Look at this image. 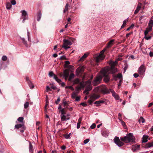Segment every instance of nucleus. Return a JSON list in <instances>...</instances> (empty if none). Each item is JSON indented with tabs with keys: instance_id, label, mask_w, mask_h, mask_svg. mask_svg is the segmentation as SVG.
Listing matches in <instances>:
<instances>
[{
	"instance_id": "nucleus-63",
	"label": "nucleus",
	"mask_w": 153,
	"mask_h": 153,
	"mask_svg": "<svg viewBox=\"0 0 153 153\" xmlns=\"http://www.w3.org/2000/svg\"><path fill=\"white\" fill-rule=\"evenodd\" d=\"M132 33H133V32H131L130 33H127L126 35V37L128 38V37L129 35H130V34H132Z\"/></svg>"
},
{
	"instance_id": "nucleus-44",
	"label": "nucleus",
	"mask_w": 153,
	"mask_h": 153,
	"mask_svg": "<svg viewBox=\"0 0 153 153\" xmlns=\"http://www.w3.org/2000/svg\"><path fill=\"white\" fill-rule=\"evenodd\" d=\"M71 133H70L69 134H66L64 136L65 137L66 139H68L70 138V135L71 134Z\"/></svg>"
},
{
	"instance_id": "nucleus-17",
	"label": "nucleus",
	"mask_w": 153,
	"mask_h": 153,
	"mask_svg": "<svg viewBox=\"0 0 153 153\" xmlns=\"http://www.w3.org/2000/svg\"><path fill=\"white\" fill-rule=\"evenodd\" d=\"M117 79H122V74H119L116 76H114V79L115 80H117Z\"/></svg>"
},
{
	"instance_id": "nucleus-26",
	"label": "nucleus",
	"mask_w": 153,
	"mask_h": 153,
	"mask_svg": "<svg viewBox=\"0 0 153 153\" xmlns=\"http://www.w3.org/2000/svg\"><path fill=\"white\" fill-rule=\"evenodd\" d=\"M78 94V93L76 92H74L71 95L73 99L77 97Z\"/></svg>"
},
{
	"instance_id": "nucleus-9",
	"label": "nucleus",
	"mask_w": 153,
	"mask_h": 153,
	"mask_svg": "<svg viewBox=\"0 0 153 153\" xmlns=\"http://www.w3.org/2000/svg\"><path fill=\"white\" fill-rule=\"evenodd\" d=\"M105 68H108V72L110 74V73L114 74L117 71V69L115 67H106Z\"/></svg>"
},
{
	"instance_id": "nucleus-55",
	"label": "nucleus",
	"mask_w": 153,
	"mask_h": 153,
	"mask_svg": "<svg viewBox=\"0 0 153 153\" xmlns=\"http://www.w3.org/2000/svg\"><path fill=\"white\" fill-rule=\"evenodd\" d=\"M122 82V79H120L119 81V84L118 85V88H119V87L121 86Z\"/></svg>"
},
{
	"instance_id": "nucleus-37",
	"label": "nucleus",
	"mask_w": 153,
	"mask_h": 153,
	"mask_svg": "<svg viewBox=\"0 0 153 153\" xmlns=\"http://www.w3.org/2000/svg\"><path fill=\"white\" fill-rule=\"evenodd\" d=\"M65 108H62L61 109L60 111L61 112V115H65L66 114L65 112Z\"/></svg>"
},
{
	"instance_id": "nucleus-2",
	"label": "nucleus",
	"mask_w": 153,
	"mask_h": 153,
	"mask_svg": "<svg viewBox=\"0 0 153 153\" xmlns=\"http://www.w3.org/2000/svg\"><path fill=\"white\" fill-rule=\"evenodd\" d=\"M108 68H104L100 71L102 75L105 77L104 80L105 82H108L110 80V77L108 76L109 73L108 72Z\"/></svg>"
},
{
	"instance_id": "nucleus-30",
	"label": "nucleus",
	"mask_w": 153,
	"mask_h": 153,
	"mask_svg": "<svg viewBox=\"0 0 153 153\" xmlns=\"http://www.w3.org/2000/svg\"><path fill=\"white\" fill-rule=\"evenodd\" d=\"M12 7L11 4L10 2H7L6 4V8L8 10L10 9Z\"/></svg>"
},
{
	"instance_id": "nucleus-42",
	"label": "nucleus",
	"mask_w": 153,
	"mask_h": 153,
	"mask_svg": "<svg viewBox=\"0 0 153 153\" xmlns=\"http://www.w3.org/2000/svg\"><path fill=\"white\" fill-rule=\"evenodd\" d=\"M29 105V102H27L26 103H25L24 105V106L25 108H27L28 107Z\"/></svg>"
},
{
	"instance_id": "nucleus-43",
	"label": "nucleus",
	"mask_w": 153,
	"mask_h": 153,
	"mask_svg": "<svg viewBox=\"0 0 153 153\" xmlns=\"http://www.w3.org/2000/svg\"><path fill=\"white\" fill-rule=\"evenodd\" d=\"M63 103L64 105V106L65 107H67L68 106V104L67 102L66 101H65L64 100Z\"/></svg>"
},
{
	"instance_id": "nucleus-35",
	"label": "nucleus",
	"mask_w": 153,
	"mask_h": 153,
	"mask_svg": "<svg viewBox=\"0 0 153 153\" xmlns=\"http://www.w3.org/2000/svg\"><path fill=\"white\" fill-rule=\"evenodd\" d=\"M117 64V62L115 61L114 62H111V67H114L115 65Z\"/></svg>"
},
{
	"instance_id": "nucleus-54",
	"label": "nucleus",
	"mask_w": 153,
	"mask_h": 153,
	"mask_svg": "<svg viewBox=\"0 0 153 153\" xmlns=\"http://www.w3.org/2000/svg\"><path fill=\"white\" fill-rule=\"evenodd\" d=\"M75 98H76V100H75L76 101H79V100H80V97H79V96L76 97H75Z\"/></svg>"
},
{
	"instance_id": "nucleus-4",
	"label": "nucleus",
	"mask_w": 153,
	"mask_h": 153,
	"mask_svg": "<svg viewBox=\"0 0 153 153\" xmlns=\"http://www.w3.org/2000/svg\"><path fill=\"white\" fill-rule=\"evenodd\" d=\"M102 77L100 75L97 76L94 80L92 82V84L94 86H96L99 84L101 81Z\"/></svg>"
},
{
	"instance_id": "nucleus-49",
	"label": "nucleus",
	"mask_w": 153,
	"mask_h": 153,
	"mask_svg": "<svg viewBox=\"0 0 153 153\" xmlns=\"http://www.w3.org/2000/svg\"><path fill=\"white\" fill-rule=\"evenodd\" d=\"M89 141V139H87L84 140L83 142L84 143L86 144Z\"/></svg>"
},
{
	"instance_id": "nucleus-40",
	"label": "nucleus",
	"mask_w": 153,
	"mask_h": 153,
	"mask_svg": "<svg viewBox=\"0 0 153 153\" xmlns=\"http://www.w3.org/2000/svg\"><path fill=\"white\" fill-rule=\"evenodd\" d=\"M49 76L51 77L53 76L54 77L55 76H56L53 73V72L52 71L50 72L49 73Z\"/></svg>"
},
{
	"instance_id": "nucleus-13",
	"label": "nucleus",
	"mask_w": 153,
	"mask_h": 153,
	"mask_svg": "<svg viewBox=\"0 0 153 153\" xmlns=\"http://www.w3.org/2000/svg\"><path fill=\"white\" fill-rule=\"evenodd\" d=\"M69 75V71L68 69L65 70L63 72V76L65 78V80L67 79Z\"/></svg>"
},
{
	"instance_id": "nucleus-11",
	"label": "nucleus",
	"mask_w": 153,
	"mask_h": 153,
	"mask_svg": "<svg viewBox=\"0 0 153 153\" xmlns=\"http://www.w3.org/2000/svg\"><path fill=\"white\" fill-rule=\"evenodd\" d=\"M153 25V22L152 20L151 19L149 21L148 24V27L147 28V29L149 31H150L152 30V27Z\"/></svg>"
},
{
	"instance_id": "nucleus-36",
	"label": "nucleus",
	"mask_w": 153,
	"mask_h": 153,
	"mask_svg": "<svg viewBox=\"0 0 153 153\" xmlns=\"http://www.w3.org/2000/svg\"><path fill=\"white\" fill-rule=\"evenodd\" d=\"M88 55L85 54L79 60H83L85 59L88 56Z\"/></svg>"
},
{
	"instance_id": "nucleus-51",
	"label": "nucleus",
	"mask_w": 153,
	"mask_h": 153,
	"mask_svg": "<svg viewBox=\"0 0 153 153\" xmlns=\"http://www.w3.org/2000/svg\"><path fill=\"white\" fill-rule=\"evenodd\" d=\"M60 98L59 97L55 101V103L56 104H58V103L60 101Z\"/></svg>"
},
{
	"instance_id": "nucleus-23",
	"label": "nucleus",
	"mask_w": 153,
	"mask_h": 153,
	"mask_svg": "<svg viewBox=\"0 0 153 153\" xmlns=\"http://www.w3.org/2000/svg\"><path fill=\"white\" fill-rule=\"evenodd\" d=\"M148 137H149L148 136L144 135L143 136V138H142V139H143L142 142L143 143L146 142L148 141L147 139L148 138Z\"/></svg>"
},
{
	"instance_id": "nucleus-24",
	"label": "nucleus",
	"mask_w": 153,
	"mask_h": 153,
	"mask_svg": "<svg viewBox=\"0 0 153 153\" xmlns=\"http://www.w3.org/2000/svg\"><path fill=\"white\" fill-rule=\"evenodd\" d=\"M69 119V118H66V116L65 115H61V120L62 121H66Z\"/></svg>"
},
{
	"instance_id": "nucleus-18",
	"label": "nucleus",
	"mask_w": 153,
	"mask_h": 153,
	"mask_svg": "<svg viewBox=\"0 0 153 153\" xmlns=\"http://www.w3.org/2000/svg\"><path fill=\"white\" fill-rule=\"evenodd\" d=\"M114 39H111L108 43L106 47L107 48H110L113 45V43L114 42Z\"/></svg>"
},
{
	"instance_id": "nucleus-56",
	"label": "nucleus",
	"mask_w": 153,
	"mask_h": 153,
	"mask_svg": "<svg viewBox=\"0 0 153 153\" xmlns=\"http://www.w3.org/2000/svg\"><path fill=\"white\" fill-rule=\"evenodd\" d=\"M29 85L31 88H32L34 87V85L31 82H30L29 84Z\"/></svg>"
},
{
	"instance_id": "nucleus-64",
	"label": "nucleus",
	"mask_w": 153,
	"mask_h": 153,
	"mask_svg": "<svg viewBox=\"0 0 153 153\" xmlns=\"http://www.w3.org/2000/svg\"><path fill=\"white\" fill-rule=\"evenodd\" d=\"M139 76L138 74L137 73H135L134 74V77L135 78H137Z\"/></svg>"
},
{
	"instance_id": "nucleus-59",
	"label": "nucleus",
	"mask_w": 153,
	"mask_h": 153,
	"mask_svg": "<svg viewBox=\"0 0 153 153\" xmlns=\"http://www.w3.org/2000/svg\"><path fill=\"white\" fill-rule=\"evenodd\" d=\"M82 120V117H80L79 118L78 120V123H81Z\"/></svg>"
},
{
	"instance_id": "nucleus-8",
	"label": "nucleus",
	"mask_w": 153,
	"mask_h": 153,
	"mask_svg": "<svg viewBox=\"0 0 153 153\" xmlns=\"http://www.w3.org/2000/svg\"><path fill=\"white\" fill-rule=\"evenodd\" d=\"M145 66L144 65H141L138 70V72L140 75L142 76L145 71Z\"/></svg>"
},
{
	"instance_id": "nucleus-46",
	"label": "nucleus",
	"mask_w": 153,
	"mask_h": 153,
	"mask_svg": "<svg viewBox=\"0 0 153 153\" xmlns=\"http://www.w3.org/2000/svg\"><path fill=\"white\" fill-rule=\"evenodd\" d=\"M7 57L6 56H3L2 57V60L4 61L7 60Z\"/></svg>"
},
{
	"instance_id": "nucleus-62",
	"label": "nucleus",
	"mask_w": 153,
	"mask_h": 153,
	"mask_svg": "<svg viewBox=\"0 0 153 153\" xmlns=\"http://www.w3.org/2000/svg\"><path fill=\"white\" fill-rule=\"evenodd\" d=\"M80 105H82V106H87V104H86L85 103H84V102L81 103L80 104Z\"/></svg>"
},
{
	"instance_id": "nucleus-52",
	"label": "nucleus",
	"mask_w": 153,
	"mask_h": 153,
	"mask_svg": "<svg viewBox=\"0 0 153 153\" xmlns=\"http://www.w3.org/2000/svg\"><path fill=\"white\" fill-rule=\"evenodd\" d=\"M60 59H66L67 58L65 56L63 55L60 57Z\"/></svg>"
},
{
	"instance_id": "nucleus-58",
	"label": "nucleus",
	"mask_w": 153,
	"mask_h": 153,
	"mask_svg": "<svg viewBox=\"0 0 153 153\" xmlns=\"http://www.w3.org/2000/svg\"><path fill=\"white\" fill-rule=\"evenodd\" d=\"M115 95L116 96H115V97H114L115 98L116 100H119V97L118 95L117 94Z\"/></svg>"
},
{
	"instance_id": "nucleus-57",
	"label": "nucleus",
	"mask_w": 153,
	"mask_h": 153,
	"mask_svg": "<svg viewBox=\"0 0 153 153\" xmlns=\"http://www.w3.org/2000/svg\"><path fill=\"white\" fill-rule=\"evenodd\" d=\"M82 71V68H78L76 70V72L79 71V72H80Z\"/></svg>"
},
{
	"instance_id": "nucleus-10",
	"label": "nucleus",
	"mask_w": 153,
	"mask_h": 153,
	"mask_svg": "<svg viewBox=\"0 0 153 153\" xmlns=\"http://www.w3.org/2000/svg\"><path fill=\"white\" fill-rule=\"evenodd\" d=\"M80 86H77L76 87L75 91L76 92L79 93V91L81 90V89L82 88H83L85 87L83 83L82 82L79 83Z\"/></svg>"
},
{
	"instance_id": "nucleus-27",
	"label": "nucleus",
	"mask_w": 153,
	"mask_h": 153,
	"mask_svg": "<svg viewBox=\"0 0 153 153\" xmlns=\"http://www.w3.org/2000/svg\"><path fill=\"white\" fill-rule=\"evenodd\" d=\"M73 84H78V83L79 84V83L80 82L79 79L78 78H76V79H74L73 81Z\"/></svg>"
},
{
	"instance_id": "nucleus-3",
	"label": "nucleus",
	"mask_w": 153,
	"mask_h": 153,
	"mask_svg": "<svg viewBox=\"0 0 153 153\" xmlns=\"http://www.w3.org/2000/svg\"><path fill=\"white\" fill-rule=\"evenodd\" d=\"M105 50L106 49L104 48L100 52L99 55L96 58V60L97 62H98L104 59L105 57V56L103 55V53Z\"/></svg>"
},
{
	"instance_id": "nucleus-34",
	"label": "nucleus",
	"mask_w": 153,
	"mask_h": 153,
	"mask_svg": "<svg viewBox=\"0 0 153 153\" xmlns=\"http://www.w3.org/2000/svg\"><path fill=\"white\" fill-rule=\"evenodd\" d=\"M68 6L69 5L68 3H67L66 4V5L65 6V8L64 10V13H65L68 10Z\"/></svg>"
},
{
	"instance_id": "nucleus-12",
	"label": "nucleus",
	"mask_w": 153,
	"mask_h": 153,
	"mask_svg": "<svg viewBox=\"0 0 153 153\" xmlns=\"http://www.w3.org/2000/svg\"><path fill=\"white\" fill-rule=\"evenodd\" d=\"M100 97V96L96 94H93L90 97V99H92L93 101H94L97 99H98Z\"/></svg>"
},
{
	"instance_id": "nucleus-20",
	"label": "nucleus",
	"mask_w": 153,
	"mask_h": 153,
	"mask_svg": "<svg viewBox=\"0 0 153 153\" xmlns=\"http://www.w3.org/2000/svg\"><path fill=\"white\" fill-rule=\"evenodd\" d=\"M104 102V101L103 100L97 101L95 102L94 104H96L97 106H100L101 105L100 104Z\"/></svg>"
},
{
	"instance_id": "nucleus-45",
	"label": "nucleus",
	"mask_w": 153,
	"mask_h": 153,
	"mask_svg": "<svg viewBox=\"0 0 153 153\" xmlns=\"http://www.w3.org/2000/svg\"><path fill=\"white\" fill-rule=\"evenodd\" d=\"M67 45H63L62 47L64 48L65 50H67L68 49L70 48V46H67Z\"/></svg>"
},
{
	"instance_id": "nucleus-15",
	"label": "nucleus",
	"mask_w": 153,
	"mask_h": 153,
	"mask_svg": "<svg viewBox=\"0 0 153 153\" xmlns=\"http://www.w3.org/2000/svg\"><path fill=\"white\" fill-rule=\"evenodd\" d=\"M63 42H64L63 45H70L72 44V42L70 41L68 39H64L63 40Z\"/></svg>"
},
{
	"instance_id": "nucleus-25",
	"label": "nucleus",
	"mask_w": 153,
	"mask_h": 153,
	"mask_svg": "<svg viewBox=\"0 0 153 153\" xmlns=\"http://www.w3.org/2000/svg\"><path fill=\"white\" fill-rule=\"evenodd\" d=\"M152 146H153V142L148 143L146 145V148H149Z\"/></svg>"
},
{
	"instance_id": "nucleus-7",
	"label": "nucleus",
	"mask_w": 153,
	"mask_h": 153,
	"mask_svg": "<svg viewBox=\"0 0 153 153\" xmlns=\"http://www.w3.org/2000/svg\"><path fill=\"white\" fill-rule=\"evenodd\" d=\"M99 90L102 93L105 94L110 93L109 91L105 85H102L100 88Z\"/></svg>"
},
{
	"instance_id": "nucleus-29",
	"label": "nucleus",
	"mask_w": 153,
	"mask_h": 153,
	"mask_svg": "<svg viewBox=\"0 0 153 153\" xmlns=\"http://www.w3.org/2000/svg\"><path fill=\"white\" fill-rule=\"evenodd\" d=\"M21 38V39L22 40L23 43L25 45L26 47H28V44L27 42L26 41H25V38Z\"/></svg>"
},
{
	"instance_id": "nucleus-47",
	"label": "nucleus",
	"mask_w": 153,
	"mask_h": 153,
	"mask_svg": "<svg viewBox=\"0 0 153 153\" xmlns=\"http://www.w3.org/2000/svg\"><path fill=\"white\" fill-rule=\"evenodd\" d=\"M65 88L66 89L70 88V89H72V90H74V89L73 88V87L71 86H66L65 87Z\"/></svg>"
},
{
	"instance_id": "nucleus-6",
	"label": "nucleus",
	"mask_w": 153,
	"mask_h": 153,
	"mask_svg": "<svg viewBox=\"0 0 153 153\" xmlns=\"http://www.w3.org/2000/svg\"><path fill=\"white\" fill-rule=\"evenodd\" d=\"M91 80H89L86 82L85 85L87 86L85 90H87V93H86V95H87L89 94V91L92 89V86L91 85Z\"/></svg>"
},
{
	"instance_id": "nucleus-32",
	"label": "nucleus",
	"mask_w": 153,
	"mask_h": 153,
	"mask_svg": "<svg viewBox=\"0 0 153 153\" xmlns=\"http://www.w3.org/2000/svg\"><path fill=\"white\" fill-rule=\"evenodd\" d=\"M138 121H139V123H143L145 122V120L143 117H140L139 119V120Z\"/></svg>"
},
{
	"instance_id": "nucleus-39",
	"label": "nucleus",
	"mask_w": 153,
	"mask_h": 153,
	"mask_svg": "<svg viewBox=\"0 0 153 153\" xmlns=\"http://www.w3.org/2000/svg\"><path fill=\"white\" fill-rule=\"evenodd\" d=\"M110 90L111 91V92L112 93V96L114 97L117 94L115 92V91H114L112 89H110Z\"/></svg>"
},
{
	"instance_id": "nucleus-50",
	"label": "nucleus",
	"mask_w": 153,
	"mask_h": 153,
	"mask_svg": "<svg viewBox=\"0 0 153 153\" xmlns=\"http://www.w3.org/2000/svg\"><path fill=\"white\" fill-rule=\"evenodd\" d=\"M96 124L95 123H93L91 126L90 128L93 129L94 128L96 127Z\"/></svg>"
},
{
	"instance_id": "nucleus-60",
	"label": "nucleus",
	"mask_w": 153,
	"mask_h": 153,
	"mask_svg": "<svg viewBox=\"0 0 153 153\" xmlns=\"http://www.w3.org/2000/svg\"><path fill=\"white\" fill-rule=\"evenodd\" d=\"M93 100L92 99H90V100H88V102L89 103L90 105H91L92 102H93L94 101H92Z\"/></svg>"
},
{
	"instance_id": "nucleus-5",
	"label": "nucleus",
	"mask_w": 153,
	"mask_h": 153,
	"mask_svg": "<svg viewBox=\"0 0 153 153\" xmlns=\"http://www.w3.org/2000/svg\"><path fill=\"white\" fill-rule=\"evenodd\" d=\"M114 143L119 147H121L124 145L123 143L121 141L119 138L117 137H115L114 139Z\"/></svg>"
},
{
	"instance_id": "nucleus-53",
	"label": "nucleus",
	"mask_w": 153,
	"mask_h": 153,
	"mask_svg": "<svg viewBox=\"0 0 153 153\" xmlns=\"http://www.w3.org/2000/svg\"><path fill=\"white\" fill-rule=\"evenodd\" d=\"M46 89L47 90V92L51 91V89H50V87H49V86H46Z\"/></svg>"
},
{
	"instance_id": "nucleus-41",
	"label": "nucleus",
	"mask_w": 153,
	"mask_h": 153,
	"mask_svg": "<svg viewBox=\"0 0 153 153\" xmlns=\"http://www.w3.org/2000/svg\"><path fill=\"white\" fill-rule=\"evenodd\" d=\"M24 118L23 117H19L17 119L19 122H22L23 121Z\"/></svg>"
},
{
	"instance_id": "nucleus-19",
	"label": "nucleus",
	"mask_w": 153,
	"mask_h": 153,
	"mask_svg": "<svg viewBox=\"0 0 153 153\" xmlns=\"http://www.w3.org/2000/svg\"><path fill=\"white\" fill-rule=\"evenodd\" d=\"M141 8V3H139L137 6V8L136 10H135L134 12V14H136L140 10Z\"/></svg>"
},
{
	"instance_id": "nucleus-14",
	"label": "nucleus",
	"mask_w": 153,
	"mask_h": 153,
	"mask_svg": "<svg viewBox=\"0 0 153 153\" xmlns=\"http://www.w3.org/2000/svg\"><path fill=\"white\" fill-rule=\"evenodd\" d=\"M140 147V145H137V144H135L134 145H133L132 146V151L134 152L137 151L139 150Z\"/></svg>"
},
{
	"instance_id": "nucleus-22",
	"label": "nucleus",
	"mask_w": 153,
	"mask_h": 153,
	"mask_svg": "<svg viewBox=\"0 0 153 153\" xmlns=\"http://www.w3.org/2000/svg\"><path fill=\"white\" fill-rule=\"evenodd\" d=\"M29 152L32 153L33 152V147L30 142H29Z\"/></svg>"
},
{
	"instance_id": "nucleus-48",
	"label": "nucleus",
	"mask_w": 153,
	"mask_h": 153,
	"mask_svg": "<svg viewBox=\"0 0 153 153\" xmlns=\"http://www.w3.org/2000/svg\"><path fill=\"white\" fill-rule=\"evenodd\" d=\"M11 4L13 5H15L16 4V2L15 0L11 1Z\"/></svg>"
},
{
	"instance_id": "nucleus-33",
	"label": "nucleus",
	"mask_w": 153,
	"mask_h": 153,
	"mask_svg": "<svg viewBox=\"0 0 153 153\" xmlns=\"http://www.w3.org/2000/svg\"><path fill=\"white\" fill-rule=\"evenodd\" d=\"M41 15L40 12H39L37 15V20L38 21H39L41 18Z\"/></svg>"
},
{
	"instance_id": "nucleus-61",
	"label": "nucleus",
	"mask_w": 153,
	"mask_h": 153,
	"mask_svg": "<svg viewBox=\"0 0 153 153\" xmlns=\"http://www.w3.org/2000/svg\"><path fill=\"white\" fill-rule=\"evenodd\" d=\"M128 65H126L125 67L124 68V72H125V71H126V70L128 68Z\"/></svg>"
},
{
	"instance_id": "nucleus-16",
	"label": "nucleus",
	"mask_w": 153,
	"mask_h": 153,
	"mask_svg": "<svg viewBox=\"0 0 153 153\" xmlns=\"http://www.w3.org/2000/svg\"><path fill=\"white\" fill-rule=\"evenodd\" d=\"M21 12L22 13V16L24 17H26L25 18H24L23 19V22H24L25 19H27L26 16H27V13L25 10H22Z\"/></svg>"
},
{
	"instance_id": "nucleus-21",
	"label": "nucleus",
	"mask_w": 153,
	"mask_h": 153,
	"mask_svg": "<svg viewBox=\"0 0 153 153\" xmlns=\"http://www.w3.org/2000/svg\"><path fill=\"white\" fill-rule=\"evenodd\" d=\"M15 128L17 129L19 128H24V124L23 123H22L21 124L16 125H15Z\"/></svg>"
},
{
	"instance_id": "nucleus-1",
	"label": "nucleus",
	"mask_w": 153,
	"mask_h": 153,
	"mask_svg": "<svg viewBox=\"0 0 153 153\" xmlns=\"http://www.w3.org/2000/svg\"><path fill=\"white\" fill-rule=\"evenodd\" d=\"M120 140L126 143H132L134 142L135 137L132 133H129L126 136L120 138Z\"/></svg>"
},
{
	"instance_id": "nucleus-28",
	"label": "nucleus",
	"mask_w": 153,
	"mask_h": 153,
	"mask_svg": "<svg viewBox=\"0 0 153 153\" xmlns=\"http://www.w3.org/2000/svg\"><path fill=\"white\" fill-rule=\"evenodd\" d=\"M21 38V39L22 40L23 43L25 45L26 47H28V44L27 42L26 41H25V38Z\"/></svg>"
},
{
	"instance_id": "nucleus-38",
	"label": "nucleus",
	"mask_w": 153,
	"mask_h": 153,
	"mask_svg": "<svg viewBox=\"0 0 153 153\" xmlns=\"http://www.w3.org/2000/svg\"><path fill=\"white\" fill-rule=\"evenodd\" d=\"M54 79L58 83H60L61 82V80L59 79L56 75L54 77Z\"/></svg>"
},
{
	"instance_id": "nucleus-31",
	"label": "nucleus",
	"mask_w": 153,
	"mask_h": 153,
	"mask_svg": "<svg viewBox=\"0 0 153 153\" xmlns=\"http://www.w3.org/2000/svg\"><path fill=\"white\" fill-rule=\"evenodd\" d=\"M74 75L73 73H71L70 76L69 78H68V80L70 81H71L72 79L74 78Z\"/></svg>"
}]
</instances>
